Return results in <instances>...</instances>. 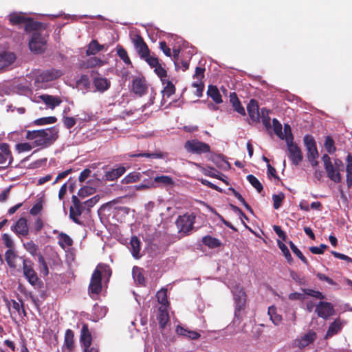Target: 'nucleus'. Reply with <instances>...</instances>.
<instances>
[{"label":"nucleus","instance_id":"f257e3e1","mask_svg":"<svg viewBox=\"0 0 352 352\" xmlns=\"http://www.w3.org/2000/svg\"><path fill=\"white\" fill-rule=\"evenodd\" d=\"M25 138L32 142L34 148H45L52 145L58 138L56 126L39 130H27Z\"/></svg>","mask_w":352,"mask_h":352},{"label":"nucleus","instance_id":"f03ea898","mask_svg":"<svg viewBox=\"0 0 352 352\" xmlns=\"http://www.w3.org/2000/svg\"><path fill=\"white\" fill-rule=\"evenodd\" d=\"M324 168L327 177L335 183H340L342 180L341 172L344 170V164L340 159L336 158L332 163L328 154L322 157Z\"/></svg>","mask_w":352,"mask_h":352},{"label":"nucleus","instance_id":"7ed1b4c3","mask_svg":"<svg viewBox=\"0 0 352 352\" xmlns=\"http://www.w3.org/2000/svg\"><path fill=\"white\" fill-rule=\"evenodd\" d=\"M107 274L109 276L111 275V270L107 265H98L93 272L90 283L88 287V294L91 298H94L102 292V272Z\"/></svg>","mask_w":352,"mask_h":352},{"label":"nucleus","instance_id":"20e7f679","mask_svg":"<svg viewBox=\"0 0 352 352\" xmlns=\"http://www.w3.org/2000/svg\"><path fill=\"white\" fill-rule=\"evenodd\" d=\"M49 35L46 32H32L31 39L29 41V48L34 54L43 53L47 47V38Z\"/></svg>","mask_w":352,"mask_h":352},{"label":"nucleus","instance_id":"39448f33","mask_svg":"<svg viewBox=\"0 0 352 352\" xmlns=\"http://www.w3.org/2000/svg\"><path fill=\"white\" fill-rule=\"evenodd\" d=\"M72 205L69 208V218L76 224L84 226V222L80 219V216L86 214V208L80 199L73 195L72 197Z\"/></svg>","mask_w":352,"mask_h":352},{"label":"nucleus","instance_id":"423d86ee","mask_svg":"<svg viewBox=\"0 0 352 352\" xmlns=\"http://www.w3.org/2000/svg\"><path fill=\"white\" fill-rule=\"evenodd\" d=\"M196 216L194 213H186L178 217L175 224L179 233L188 235L193 229V225L195 222Z\"/></svg>","mask_w":352,"mask_h":352},{"label":"nucleus","instance_id":"0eeeda50","mask_svg":"<svg viewBox=\"0 0 352 352\" xmlns=\"http://www.w3.org/2000/svg\"><path fill=\"white\" fill-rule=\"evenodd\" d=\"M184 148L188 153L198 155L210 152V146L208 144L199 141L197 139L186 141L184 144Z\"/></svg>","mask_w":352,"mask_h":352},{"label":"nucleus","instance_id":"6e6552de","mask_svg":"<svg viewBox=\"0 0 352 352\" xmlns=\"http://www.w3.org/2000/svg\"><path fill=\"white\" fill-rule=\"evenodd\" d=\"M33 263L30 260L23 259V271L24 276L30 285L34 287H40L41 282L39 280L36 272L33 268Z\"/></svg>","mask_w":352,"mask_h":352},{"label":"nucleus","instance_id":"1a4fd4ad","mask_svg":"<svg viewBox=\"0 0 352 352\" xmlns=\"http://www.w3.org/2000/svg\"><path fill=\"white\" fill-rule=\"evenodd\" d=\"M235 304V316H239L240 312L245 309L247 300V295L243 287L236 286L232 291Z\"/></svg>","mask_w":352,"mask_h":352},{"label":"nucleus","instance_id":"9d476101","mask_svg":"<svg viewBox=\"0 0 352 352\" xmlns=\"http://www.w3.org/2000/svg\"><path fill=\"white\" fill-rule=\"evenodd\" d=\"M287 156L290 160L292 164L298 166L303 160V154L299 146L294 142L287 143Z\"/></svg>","mask_w":352,"mask_h":352},{"label":"nucleus","instance_id":"9b49d317","mask_svg":"<svg viewBox=\"0 0 352 352\" xmlns=\"http://www.w3.org/2000/svg\"><path fill=\"white\" fill-rule=\"evenodd\" d=\"M316 313L318 316L324 320L329 318L335 314L333 305L329 302L320 301L316 307Z\"/></svg>","mask_w":352,"mask_h":352},{"label":"nucleus","instance_id":"f8f14e48","mask_svg":"<svg viewBox=\"0 0 352 352\" xmlns=\"http://www.w3.org/2000/svg\"><path fill=\"white\" fill-rule=\"evenodd\" d=\"M131 39L134 47L141 58L148 55L150 50L141 35L135 34Z\"/></svg>","mask_w":352,"mask_h":352},{"label":"nucleus","instance_id":"ddd939ff","mask_svg":"<svg viewBox=\"0 0 352 352\" xmlns=\"http://www.w3.org/2000/svg\"><path fill=\"white\" fill-rule=\"evenodd\" d=\"M304 144L307 151V159L318 158V152L314 138L310 135H306L303 138Z\"/></svg>","mask_w":352,"mask_h":352},{"label":"nucleus","instance_id":"4468645a","mask_svg":"<svg viewBox=\"0 0 352 352\" xmlns=\"http://www.w3.org/2000/svg\"><path fill=\"white\" fill-rule=\"evenodd\" d=\"M13 161L10 146L7 143L0 144V164H6L5 167L10 166Z\"/></svg>","mask_w":352,"mask_h":352},{"label":"nucleus","instance_id":"2eb2a0df","mask_svg":"<svg viewBox=\"0 0 352 352\" xmlns=\"http://www.w3.org/2000/svg\"><path fill=\"white\" fill-rule=\"evenodd\" d=\"M61 70L51 68L43 71L38 76V78L43 82H47L54 80L63 75Z\"/></svg>","mask_w":352,"mask_h":352},{"label":"nucleus","instance_id":"dca6fc26","mask_svg":"<svg viewBox=\"0 0 352 352\" xmlns=\"http://www.w3.org/2000/svg\"><path fill=\"white\" fill-rule=\"evenodd\" d=\"M316 338V333L314 332V331L310 330L300 338L295 340L294 344L296 347L302 349L307 346H308L309 344L314 342Z\"/></svg>","mask_w":352,"mask_h":352},{"label":"nucleus","instance_id":"f3484780","mask_svg":"<svg viewBox=\"0 0 352 352\" xmlns=\"http://www.w3.org/2000/svg\"><path fill=\"white\" fill-rule=\"evenodd\" d=\"M147 89L148 87L144 78L136 77L133 80L132 91L135 94L142 96L146 94Z\"/></svg>","mask_w":352,"mask_h":352},{"label":"nucleus","instance_id":"a211bd4d","mask_svg":"<svg viewBox=\"0 0 352 352\" xmlns=\"http://www.w3.org/2000/svg\"><path fill=\"white\" fill-rule=\"evenodd\" d=\"M46 24L37 21H34L31 18H27L26 21L25 22V30L28 32H46Z\"/></svg>","mask_w":352,"mask_h":352},{"label":"nucleus","instance_id":"6ab92c4d","mask_svg":"<svg viewBox=\"0 0 352 352\" xmlns=\"http://www.w3.org/2000/svg\"><path fill=\"white\" fill-rule=\"evenodd\" d=\"M12 230L18 236H27L29 234V228L27 220L24 217H21L14 225L12 226Z\"/></svg>","mask_w":352,"mask_h":352},{"label":"nucleus","instance_id":"aec40b11","mask_svg":"<svg viewBox=\"0 0 352 352\" xmlns=\"http://www.w3.org/2000/svg\"><path fill=\"white\" fill-rule=\"evenodd\" d=\"M247 111L250 118L253 122H259V107L258 102L254 99H251L247 106Z\"/></svg>","mask_w":352,"mask_h":352},{"label":"nucleus","instance_id":"412c9836","mask_svg":"<svg viewBox=\"0 0 352 352\" xmlns=\"http://www.w3.org/2000/svg\"><path fill=\"white\" fill-rule=\"evenodd\" d=\"M16 60V56L14 53L4 52L0 53V70L10 66Z\"/></svg>","mask_w":352,"mask_h":352},{"label":"nucleus","instance_id":"4be33fe9","mask_svg":"<svg viewBox=\"0 0 352 352\" xmlns=\"http://www.w3.org/2000/svg\"><path fill=\"white\" fill-rule=\"evenodd\" d=\"M343 327V322L340 320V318L336 319L333 322H331L327 329L326 335L324 336L325 339H329L332 336L338 334Z\"/></svg>","mask_w":352,"mask_h":352},{"label":"nucleus","instance_id":"5701e85b","mask_svg":"<svg viewBox=\"0 0 352 352\" xmlns=\"http://www.w3.org/2000/svg\"><path fill=\"white\" fill-rule=\"evenodd\" d=\"M80 342L82 346L91 345L92 336L87 323H82V329L80 331Z\"/></svg>","mask_w":352,"mask_h":352},{"label":"nucleus","instance_id":"b1692460","mask_svg":"<svg viewBox=\"0 0 352 352\" xmlns=\"http://www.w3.org/2000/svg\"><path fill=\"white\" fill-rule=\"evenodd\" d=\"M39 98L47 106V107L52 109H54L62 102V100L58 96L43 94L40 96Z\"/></svg>","mask_w":352,"mask_h":352},{"label":"nucleus","instance_id":"393cba45","mask_svg":"<svg viewBox=\"0 0 352 352\" xmlns=\"http://www.w3.org/2000/svg\"><path fill=\"white\" fill-rule=\"evenodd\" d=\"M125 172L126 168L124 166L120 165L118 168L106 172L104 177L107 181H114L124 175Z\"/></svg>","mask_w":352,"mask_h":352},{"label":"nucleus","instance_id":"a878e982","mask_svg":"<svg viewBox=\"0 0 352 352\" xmlns=\"http://www.w3.org/2000/svg\"><path fill=\"white\" fill-rule=\"evenodd\" d=\"M229 98L230 102L234 110L241 116H245V110L242 106L235 92L230 93Z\"/></svg>","mask_w":352,"mask_h":352},{"label":"nucleus","instance_id":"bb28decb","mask_svg":"<svg viewBox=\"0 0 352 352\" xmlns=\"http://www.w3.org/2000/svg\"><path fill=\"white\" fill-rule=\"evenodd\" d=\"M176 333L179 336L186 337L191 340H198L201 336V335L198 332L195 331L189 330L188 329L184 328V327H182L180 325L177 326Z\"/></svg>","mask_w":352,"mask_h":352},{"label":"nucleus","instance_id":"cd10ccee","mask_svg":"<svg viewBox=\"0 0 352 352\" xmlns=\"http://www.w3.org/2000/svg\"><path fill=\"white\" fill-rule=\"evenodd\" d=\"M93 82L96 89L100 92L107 91L111 85L110 80L104 77H96Z\"/></svg>","mask_w":352,"mask_h":352},{"label":"nucleus","instance_id":"c85d7f7f","mask_svg":"<svg viewBox=\"0 0 352 352\" xmlns=\"http://www.w3.org/2000/svg\"><path fill=\"white\" fill-rule=\"evenodd\" d=\"M130 246V250L133 256L135 258H139L140 257L141 242L138 236H133L131 237Z\"/></svg>","mask_w":352,"mask_h":352},{"label":"nucleus","instance_id":"c756f323","mask_svg":"<svg viewBox=\"0 0 352 352\" xmlns=\"http://www.w3.org/2000/svg\"><path fill=\"white\" fill-rule=\"evenodd\" d=\"M74 346V332L72 329H68L65 333L63 347H65L69 351H72Z\"/></svg>","mask_w":352,"mask_h":352},{"label":"nucleus","instance_id":"7c9ffc66","mask_svg":"<svg viewBox=\"0 0 352 352\" xmlns=\"http://www.w3.org/2000/svg\"><path fill=\"white\" fill-rule=\"evenodd\" d=\"M104 49V45H100L97 40H92L87 45L86 54L87 56L96 55Z\"/></svg>","mask_w":352,"mask_h":352},{"label":"nucleus","instance_id":"2f4dec72","mask_svg":"<svg viewBox=\"0 0 352 352\" xmlns=\"http://www.w3.org/2000/svg\"><path fill=\"white\" fill-rule=\"evenodd\" d=\"M157 320L159 322L160 329H164L166 325L170 320L169 315L167 311V308L163 307H160L159 308Z\"/></svg>","mask_w":352,"mask_h":352},{"label":"nucleus","instance_id":"473e14b6","mask_svg":"<svg viewBox=\"0 0 352 352\" xmlns=\"http://www.w3.org/2000/svg\"><path fill=\"white\" fill-rule=\"evenodd\" d=\"M201 242L204 245L211 249L219 248L222 245L220 240L210 235L204 236L201 239Z\"/></svg>","mask_w":352,"mask_h":352},{"label":"nucleus","instance_id":"72a5a7b5","mask_svg":"<svg viewBox=\"0 0 352 352\" xmlns=\"http://www.w3.org/2000/svg\"><path fill=\"white\" fill-rule=\"evenodd\" d=\"M22 259V258L19 257L15 252L12 249H8L5 254V259L8 263V265L12 268L16 267V260Z\"/></svg>","mask_w":352,"mask_h":352},{"label":"nucleus","instance_id":"f704fd0d","mask_svg":"<svg viewBox=\"0 0 352 352\" xmlns=\"http://www.w3.org/2000/svg\"><path fill=\"white\" fill-rule=\"evenodd\" d=\"M142 173L133 171L126 175L122 180L123 184H128L142 180Z\"/></svg>","mask_w":352,"mask_h":352},{"label":"nucleus","instance_id":"c9c22d12","mask_svg":"<svg viewBox=\"0 0 352 352\" xmlns=\"http://www.w3.org/2000/svg\"><path fill=\"white\" fill-rule=\"evenodd\" d=\"M346 184L348 188H351L352 186V155L349 153L346 156Z\"/></svg>","mask_w":352,"mask_h":352},{"label":"nucleus","instance_id":"e433bc0d","mask_svg":"<svg viewBox=\"0 0 352 352\" xmlns=\"http://www.w3.org/2000/svg\"><path fill=\"white\" fill-rule=\"evenodd\" d=\"M116 49L117 55L124 63V64L132 67V62L128 55L127 51L124 48V47L121 45H118Z\"/></svg>","mask_w":352,"mask_h":352},{"label":"nucleus","instance_id":"4c0bfd02","mask_svg":"<svg viewBox=\"0 0 352 352\" xmlns=\"http://www.w3.org/2000/svg\"><path fill=\"white\" fill-rule=\"evenodd\" d=\"M207 94L216 104L223 102L221 95L216 86L210 85Z\"/></svg>","mask_w":352,"mask_h":352},{"label":"nucleus","instance_id":"58836bf2","mask_svg":"<svg viewBox=\"0 0 352 352\" xmlns=\"http://www.w3.org/2000/svg\"><path fill=\"white\" fill-rule=\"evenodd\" d=\"M143 272L144 270L142 268L137 266H135L133 268L132 273L135 281H136L139 285L144 286L146 280Z\"/></svg>","mask_w":352,"mask_h":352},{"label":"nucleus","instance_id":"ea45409f","mask_svg":"<svg viewBox=\"0 0 352 352\" xmlns=\"http://www.w3.org/2000/svg\"><path fill=\"white\" fill-rule=\"evenodd\" d=\"M23 247L32 256H38V254H41L39 252L38 246L32 240L23 243Z\"/></svg>","mask_w":352,"mask_h":352},{"label":"nucleus","instance_id":"a19ab883","mask_svg":"<svg viewBox=\"0 0 352 352\" xmlns=\"http://www.w3.org/2000/svg\"><path fill=\"white\" fill-rule=\"evenodd\" d=\"M156 297L159 303L162 305L161 307L167 308L169 306L166 289H162L158 291L156 294Z\"/></svg>","mask_w":352,"mask_h":352},{"label":"nucleus","instance_id":"79ce46f5","mask_svg":"<svg viewBox=\"0 0 352 352\" xmlns=\"http://www.w3.org/2000/svg\"><path fill=\"white\" fill-rule=\"evenodd\" d=\"M165 85L162 90L163 96L169 98L175 93V87L173 82L168 79L165 80Z\"/></svg>","mask_w":352,"mask_h":352},{"label":"nucleus","instance_id":"37998d69","mask_svg":"<svg viewBox=\"0 0 352 352\" xmlns=\"http://www.w3.org/2000/svg\"><path fill=\"white\" fill-rule=\"evenodd\" d=\"M129 156L130 157H144L148 158H153V159H157V158H162L163 157V155L161 152H155V153H130L129 154Z\"/></svg>","mask_w":352,"mask_h":352},{"label":"nucleus","instance_id":"c03bdc74","mask_svg":"<svg viewBox=\"0 0 352 352\" xmlns=\"http://www.w3.org/2000/svg\"><path fill=\"white\" fill-rule=\"evenodd\" d=\"M324 147L329 154H333L336 151L335 142L331 136L326 137Z\"/></svg>","mask_w":352,"mask_h":352},{"label":"nucleus","instance_id":"a18cd8bd","mask_svg":"<svg viewBox=\"0 0 352 352\" xmlns=\"http://www.w3.org/2000/svg\"><path fill=\"white\" fill-rule=\"evenodd\" d=\"M58 244L60 247L64 248L65 245L72 246L73 244L72 239L67 234L61 232L58 234Z\"/></svg>","mask_w":352,"mask_h":352},{"label":"nucleus","instance_id":"49530a36","mask_svg":"<svg viewBox=\"0 0 352 352\" xmlns=\"http://www.w3.org/2000/svg\"><path fill=\"white\" fill-rule=\"evenodd\" d=\"M100 196L96 195L88 200L83 201V204L86 208V214H89L91 212V208L94 207L99 201Z\"/></svg>","mask_w":352,"mask_h":352},{"label":"nucleus","instance_id":"de8ad7c7","mask_svg":"<svg viewBox=\"0 0 352 352\" xmlns=\"http://www.w3.org/2000/svg\"><path fill=\"white\" fill-rule=\"evenodd\" d=\"M217 170H215L214 168L213 167H210V166H208L207 168H204L202 169V173L206 175V176H209L210 177H213V178H217V179H221L222 180L224 183H226V184H228V182L222 179L218 174L216 173Z\"/></svg>","mask_w":352,"mask_h":352},{"label":"nucleus","instance_id":"09e8293b","mask_svg":"<svg viewBox=\"0 0 352 352\" xmlns=\"http://www.w3.org/2000/svg\"><path fill=\"white\" fill-rule=\"evenodd\" d=\"M278 246L283 252L285 259L289 263H292L293 262L292 256L290 254V252L287 247L280 241H277Z\"/></svg>","mask_w":352,"mask_h":352},{"label":"nucleus","instance_id":"8fccbe9b","mask_svg":"<svg viewBox=\"0 0 352 352\" xmlns=\"http://www.w3.org/2000/svg\"><path fill=\"white\" fill-rule=\"evenodd\" d=\"M289 247L292 251L295 254L298 258L305 264L308 265L309 262L306 257L302 254L301 251L295 245L292 241L289 242Z\"/></svg>","mask_w":352,"mask_h":352},{"label":"nucleus","instance_id":"3c124183","mask_svg":"<svg viewBox=\"0 0 352 352\" xmlns=\"http://www.w3.org/2000/svg\"><path fill=\"white\" fill-rule=\"evenodd\" d=\"M268 314L270 316V319L275 325H278L281 320L282 316L276 313V308L274 307H270L268 309Z\"/></svg>","mask_w":352,"mask_h":352},{"label":"nucleus","instance_id":"603ef678","mask_svg":"<svg viewBox=\"0 0 352 352\" xmlns=\"http://www.w3.org/2000/svg\"><path fill=\"white\" fill-rule=\"evenodd\" d=\"M57 121L55 116L44 117L36 119L34 121L35 125H45L49 124H54Z\"/></svg>","mask_w":352,"mask_h":352},{"label":"nucleus","instance_id":"864d4df0","mask_svg":"<svg viewBox=\"0 0 352 352\" xmlns=\"http://www.w3.org/2000/svg\"><path fill=\"white\" fill-rule=\"evenodd\" d=\"M247 180L251 184V185L254 187L258 192H261L263 186L262 184L259 182V180L253 175H248L247 176Z\"/></svg>","mask_w":352,"mask_h":352},{"label":"nucleus","instance_id":"5fc2aeb1","mask_svg":"<svg viewBox=\"0 0 352 352\" xmlns=\"http://www.w3.org/2000/svg\"><path fill=\"white\" fill-rule=\"evenodd\" d=\"M34 146L31 142H22L18 143L15 146L16 151L18 153L28 152L31 151Z\"/></svg>","mask_w":352,"mask_h":352},{"label":"nucleus","instance_id":"6e6d98bb","mask_svg":"<svg viewBox=\"0 0 352 352\" xmlns=\"http://www.w3.org/2000/svg\"><path fill=\"white\" fill-rule=\"evenodd\" d=\"M96 192V189L91 186H83L78 192V195L80 198H85L89 195H93Z\"/></svg>","mask_w":352,"mask_h":352},{"label":"nucleus","instance_id":"4d7b16f0","mask_svg":"<svg viewBox=\"0 0 352 352\" xmlns=\"http://www.w3.org/2000/svg\"><path fill=\"white\" fill-rule=\"evenodd\" d=\"M154 181L156 183H162L165 186H172L174 184L172 177L168 175L157 176L154 178Z\"/></svg>","mask_w":352,"mask_h":352},{"label":"nucleus","instance_id":"13d9d810","mask_svg":"<svg viewBox=\"0 0 352 352\" xmlns=\"http://www.w3.org/2000/svg\"><path fill=\"white\" fill-rule=\"evenodd\" d=\"M272 123H273V129H274V131L275 134L278 138H280V139L283 140L284 139V134H283V133L282 131V129H283L282 124L276 118H274L272 120Z\"/></svg>","mask_w":352,"mask_h":352},{"label":"nucleus","instance_id":"bf43d9fd","mask_svg":"<svg viewBox=\"0 0 352 352\" xmlns=\"http://www.w3.org/2000/svg\"><path fill=\"white\" fill-rule=\"evenodd\" d=\"M285 199V195L283 192H280L278 195H272V199H273V206L274 208L277 210L278 209L283 203V201Z\"/></svg>","mask_w":352,"mask_h":352},{"label":"nucleus","instance_id":"052dcab7","mask_svg":"<svg viewBox=\"0 0 352 352\" xmlns=\"http://www.w3.org/2000/svg\"><path fill=\"white\" fill-rule=\"evenodd\" d=\"M155 72L157 76L160 78L163 85H165V80H167V72L162 67L161 64L155 68Z\"/></svg>","mask_w":352,"mask_h":352},{"label":"nucleus","instance_id":"680f3d73","mask_svg":"<svg viewBox=\"0 0 352 352\" xmlns=\"http://www.w3.org/2000/svg\"><path fill=\"white\" fill-rule=\"evenodd\" d=\"M284 139L285 140L286 144L289 142H294V136L292 132V129L289 124H284Z\"/></svg>","mask_w":352,"mask_h":352},{"label":"nucleus","instance_id":"e2e57ef3","mask_svg":"<svg viewBox=\"0 0 352 352\" xmlns=\"http://www.w3.org/2000/svg\"><path fill=\"white\" fill-rule=\"evenodd\" d=\"M26 19L27 18L24 17L23 16L16 14H11L9 19L10 22L12 25H21L22 23H25Z\"/></svg>","mask_w":352,"mask_h":352},{"label":"nucleus","instance_id":"0e129e2a","mask_svg":"<svg viewBox=\"0 0 352 352\" xmlns=\"http://www.w3.org/2000/svg\"><path fill=\"white\" fill-rule=\"evenodd\" d=\"M21 304L17 302L15 300H12V307L13 308L17 311L19 316H21L23 317H25L27 314L26 311L24 307V304L22 301H21Z\"/></svg>","mask_w":352,"mask_h":352},{"label":"nucleus","instance_id":"69168bd1","mask_svg":"<svg viewBox=\"0 0 352 352\" xmlns=\"http://www.w3.org/2000/svg\"><path fill=\"white\" fill-rule=\"evenodd\" d=\"M142 58L144 59L151 67L155 68L160 64L159 63V59L155 56H151L150 53H148V55H146V56H144Z\"/></svg>","mask_w":352,"mask_h":352},{"label":"nucleus","instance_id":"338daca9","mask_svg":"<svg viewBox=\"0 0 352 352\" xmlns=\"http://www.w3.org/2000/svg\"><path fill=\"white\" fill-rule=\"evenodd\" d=\"M261 119L263 125L267 129H270L271 128L270 118L268 116L267 111L265 108L261 109Z\"/></svg>","mask_w":352,"mask_h":352},{"label":"nucleus","instance_id":"774afa93","mask_svg":"<svg viewBox=\"0 0 352 352\" xmlns=\"http://www.w3.org/2000/svg\"><path fill=\"white\" fill-rule=\"evenodd\" d=\"M43 210V201L40 199L37 203H36L32 208L30 210V213L32 215H37L38 214Z\"/></svg>","mask_w":352,"mask_h":352}]
</instances>
